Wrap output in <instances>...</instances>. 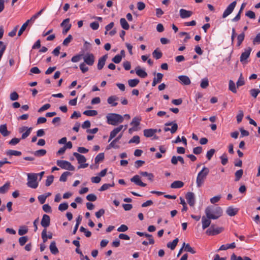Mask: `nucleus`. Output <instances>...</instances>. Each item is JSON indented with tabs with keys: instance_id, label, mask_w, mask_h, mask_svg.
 <instances>
[{
	"instance_id": "f257e3e1",
	"label": "nucleus",
	"mask_w": 260,
	"mask_h": 260,
	"mask_svg": "<svg viewBox=\"0 0 260 260\" xmlns=\"http://www.w3.org/2000/svg\"><path fill=\"white\" fill-rule=\"evenodd\" d=\"M207 218L217 219L222 214V210L220 207L208 206L205 211Z\"/></svg>"
},
{
	"instance_id": "f03ea898",
	"label": "nucleus",
	"mask_w": 260,
	"mask_h": 260,
	"mask_svg": "<svg viewBox=\"0 0 260 260\" xmlns=\"http://www.w3.org/2000/svg\"><path fill=\"white\" fill-rule=\"evenodd\" d=\"M107 122L109 124L116 125L123 121V117L116 113H109L106 116Z\"/></svg>"
},
{
	"instance_id": "7ed1b4c3",
	"label": "nucleus",
	"mask_w": 260,
	"mask_h": 260,
	"mask_svg": "<svg viewBox=\"0 0 260 260\" xmlns=\"http://www.w3.org/2000/svg\"><path fill=\"white\" fill-rule=\"evenodd\" d=\"M209 173V169L204 167L197 175L196 183L198 187H201L204 183L205 180Z\"/></svg>"
},
{
	"instance_id": "20e7f679",
	"label": "nucleus",
	"mask_w": 260,
	"mask_h": 260,
	"mask_svg": "<svg viewBox=\"0 0 260 260\" xmlns=\"http://www.w3.org/2000/svg\"><path fill=\"white\" fill-rule=\"evenodd\" d=\"M37 179V175L36 173H28L27 185L28 187L34 189L37 188L38 186Z\"/></svg>"
},
{
	"instance_id": "39448f33",
	"label": "nucleus",
	"mask_w": 260,
	"mask_h": 260,
	"mask_svg": "<svg viewBox=\"0 0 260 260\" xmlns=\"http://www.w3.org/2000/svg\"><path fill=\"white\" fill-rule=\"evenodd\" d=\"M73 155L76 158L78 162L80 165L78 167V169L85 168L88 167V164H85L86 161L85 157L77 152H74Z\"/></svg>"
},
{
	"instance_id": "423d86ee",
	"label": "nucleus",
	"mask_w": 260,
	"mask_h": 260,
	"mask_svg": "<svg viewBox=\"0 0 260 260\" xmlns=\"http://www.w3.org/2000/svg\"><path fill=\"white\" fill-rule=\"evenodd\" d=\"M56 164L61 169L69 171H74L75 169L69 161L67 160H57Z\"/></svg>"
},
{
	"instance_id": "0eeeda50",
	"label": "nucleus",
	"mask_w": 260,
	"mask_h": 260,
	"mask_svg": "<svg viewBox=\"0 0 260 260\" xmlns=\"http://www.w3.org/2000/svg\"><path fill=\"white\" fill-rule=\"evenodd\" d=\"M84 63L88 66H92L94 62L95 57L92 53H87L83 56Z\"/></svg>"
},
{
	"instance_id": "6e6552de",
	"label": "nucleus",
	"mask_w": 260,
	"mask_h": 260,
	"mask_svg": "<svg viewBox=\"0 0 260 260\" xmlns=\"http://www.w3.org/2000/svg\"><path fill=\"white\" fill-rule=\"evenodd\" d=\"M236 2L234 1L232 3H231L226 8V9L224 10L222 18H225L228 17L230 14H231L233 10H234L236 6Z\"/></svg>"
},
{
	"instance_id": "1a4fd4ad",
	"label": "nucleus",
	"mask_w": 260,
	"mask_h": 260,
	"mask_svg": "<svg viewBox=\"0 0 260 260\" xmlns=\"http://www.w3.org/2000/svg\"><path fill=\"white\" fill-rule=\"evenodd\" d=\"M223 229L221 228H214L212 225L210 228H209L206 232V234L208 235H216L220 233L222 231Z\"/></svg>"
},
{
	"instance_id": "9d476101",
	"label": "nucleus",
	"mask_w": 260,
	"mask_h": 260,
	"mask_svg": "<svg viewBox=\"0 0 260 260\" xmlns=\"http://www.w3.org/2000/svg\"><path fill=\"white\" fill-rule=\"evenodd\" d=\"M69 22L70 19L67 18L64 19L60 24V26L63 27L62 30V34L63 35H66L71 28L72 25L71 24L69 23Z\"/></svg>"
},
{
	"instance_id": "9b49d317",
	"label": "nucleus",
	"mask_w": 260,
	"mask_h": 260,
	"mask_svg": "<svg viewBox=\"0 0 260 260\" xmlns=\"http://www.w3.org/2000/svg\"><path fill=\"white\" fill-rule=\"evenodd\" d=\"M131 181L140 186L145 187L147 185L146 183L141 181V177L138 175H136L131 178Z\"/></svg>"
},
{
	"instance_id": "f8f14e48",
	"label": "nucleus",
	"mask_w": 260,
	"mask_h": 260,
	"mask_svg": "<svg viewBox=\"0 0 260 260\" xmlns=\"http://www.w3.org/2000/svg\"><path fill=\"white\" fill-rule=\"evenodd\" d=\"M122 136V134H120L118 135L116 138H115L107 146V149H110L111 148H113L115 149L119 148V146L116 145V144L119 141V140L121 138Z\"/></svg>"
},
{
	"instance_id": "ddd939ff",
	"label": "nucleus",
	"mask_w": 260,
	"mask_h": 260,
	"mask_svg": "<svg viewBox=\"0 0 260 260\" xmlns=\"http://www.w3.org/2000/svg\"><path fill=\"white\" fill-rule=\"evenodd\" d=\"M41 224L44 229H46L50 224V216L47 214H44L41 221Z\"/></svg>"
},
{
	"instance_id": "4468645a",
	"label": "nucleus",
	"mask_w": 260,
	"mask_h": 260,
	"mask_svg": "<svg viewBox=\"0 0 260 260\" xmlns=\"http://www.w3.org/2000/svg\"><path fill=\"white\" fill-rule=\"evenodd\" d=\"M185 198L187 200V202L190 206H194L195 204V197L193 192H187L185 196Z\"/></svg>"
},
{
	"instance_id": "2eb2a0df",
	"label": "nucleus",
	"mask_w": 260,
	"mask_h": 260,
	"mask_svg": "<svg viewBox=\"0 0 260 260\" xmlns=\"http://www.w3.org/2000/svg\"><path fill=\"white\" fill-rule=\"evenodd\" d=\"M251 50L252 49L249 47L244 49V51L242 53L240 56L241 62H243L249 57Z\"/></svg>"
},
{
	"instance_id": "dca6fc26",
	"label": "nucleus",
	"mask_w": 260,
	"mask_h": 260,
	"mask_svg": "<svg viewBox=\"0 0 260 260\" xmlns=\"http://www.w3.org/2000/svg\"><path fill=\"white\" fill-rule=\"evenodd\" d=\"M123 127V125H120L114 128V129L110 132L108 142H110L114 138H115L117 134L121 131Z\"/></svg>"
},
{
	"instance_id": "f3484780",
	"label": "nucleus",
	"mask_w": 260,
	"mask_h": 260,
	"mask_svg": "<svg viewBox=\"0 0 260 260\" xmlns=\"http://www.w3.org/2000/svg\"><path fill=\"white\" fill-rule=\"evenodd\" d=\"M107 58H108V55L105 54L99 58V61H98V66H97V68H98V70H101L103 68Z\"/></svg>"
},
{
	"instance_id": "a211bd4d",
	"label": "nucleus",
	"mask_w": 260,
	"mask_h": 260,
	"mask_svg": "<svg viewBox=\"0 0 260 260\" xmlns=\"http://www.w3.org/2000/svg\"><path fill=\"white\" fill-rule=\"evenodd\" d=\"M41 237L43 239V242H47V239H51L52 238V234L50 232H48V235H47V229H44L41 233Z\"/></svg>"
},
{
	"instance_id": "6ab92c4d",
	"label": "nucleus",
	"mask_w": 260,
	"mask_h": 260,
	"mask_svg": "<svg viewBox=\"0 0 260 260\" xmlns=\"http://www.w3.org/2000/svg\"><path fill=\"white\" fill-rule=\"evenodd\" d=\"M180 16L181 18L184 19L190 17L192 12L190 11H187L185 9H181L179 11Z\"/></svg>"
},
{
	"instance_id": "aec40b11",
	"label": "nucleus",
	"mask_w": 260,
	"mask_h": 260,
	"mask_svg": "<svg viewBox=\"0 0 260 260\" xmlns=\"http://www.w3.org/2000/svg\"><path fill=\"white\" fill-rule=\"evenodd\" d=\"M178 79L180 81L182 84L184 85H188L190 84L191 81L189 77L185 75H181L178 76Z\"/></svg>"
},
{
	"instance_id": "412c9836",
	"label": "nucleus",
	"mask_w": 260,
	"mask_h": 260,
	"mask_svg": "<svg viewBox=\"0 0 260 260\" xmlns=\"http://www.w3.org/2000/svg\"><path fill=\"white\" fill-rule=\"evenodd\" d=\"M211 219L212 218H208L207 217H205L203 216L202 217V228L203 229H205L209 226L211 224Z\"/></svg>"
},
{
	"instance_id": "4be33fe9",
	"label": "nucleus",
	"mask_w": 260,
	"mask_h": 260,
	"mask_svg": "<svg viewBox=\"0 0 260 260\" xmlns=\"http://www.w3.org/2000/svg\"><path fill=\"white\" fill-rule=\"evenodd\" d=\"M157 129H145L144 130V135L145 137L149 138L154 136V135L157 132Z\"/></svg>"
},
{
	"instance_id": "5701e85b",
	"label": "nucleus",
	"mask_w": 260,
	"mask_h": 260,
	"mask_svg": "<svg viewBox=\"0 0 260 260\" xmlns=\"http://www.w3.org/2000/svg\"><path fill=\"white\" fill-rule=\"evenodd\" d=\"M136 74L141 78H144L147 76V73L145 70L141 69L140 67H137L135 68Z\"/></svg>"
},
{
	"instance_id": "b1692460",
	"label": "nucleus",
	"mask_w": 260,
	"mask_h": 260,
	"mask_svg": "<svg viewBox=\"0 0 260 260\" xmlns=\"http://www.w3.org/2000/svg\"><path fill=\"white\" fill-rule=\"evenodd\" d=\"M141 120L140 118L137 117H135L133 119L130 124L133 125V131H136L138 130L137 127L140 125Z\"/></svg>"
},
{
	"instance_id": "393cba45",
	"label": "nucleus",
	"mask_w": 260,
	"mask_h": 260,
	"mask_svg": "<svg viewBox=\"0 0 260 260\" xmlns=\"http://www.w3.org/2000/svg\"><path fill=\"white\" fill-rule=\"evenodd\" d=\"M0 133L4 137L8 136L10 135V132L8 131L6 124H2L0 125Z\"/></svg>"
},
{
	"instance_id": "a878e982",
	"label": "nucleus",
	"mask_w": 260,
	"mask_h": 260,
	"mask_svg": "<svg viewBox=\"0 0 260 260\" xmlns=\"http://www.w3.org/2000/svg\"><path fill=\"white\" fill-rule=\"evenodd\" d=\"M238 209L233 208V207H229L227 208L226 213L230 216H234L236 215L238 212Z\"/></svg>"
},
{
	"instance_id": "bb28decb",
	"label": "nucleus",
	"mask_w": 260,
	"mask_h": 260,
	"mask_svg": "<svg viewBox=\"0 0 260 260\" xmlns=\"http://www.w3.org/2000/svg\"><path fill=\"white\" fill-rule=\"evenodd\" d=\"M50 252L53 254H56L58 253V249L56 246V243L54 241H52L49 246Z\"/></svg>"
},
{
	"instance_id": "cd10ccee",
	"label": "nucleus",
	"mask_w": 260,
	"mask_h": 260,
	"mask_svg": "<svg viewBox=\"0 0 260 260\" xmlns=\"http://www.w3.org/2000/svg\"><path fill=\"white\" fill-rule=\"evenodd\" d=\"M156 76V78H153V82L152 83V86H155L157 83L160 82L163 77V74L160 73H158Z\"/></svg>"
},
{
	"instance_id": "c85d7f7f",
	"label": "nucleus",
	"mask_w": 260,
	"mask_h": 260,
	"mask_svg": "<svg viewBox=\"0 0 260 260\" xmlns=\"http://www.w3.org/2000/svg\"><path fill=\"white\" fill-rule=\"evenodd\" d=\"M184 183L181 181H175L171 184L172 188H180L183 187Z\"/></svg>"
},
{
	"instance_id": "c756f323",
	"label": "nucleus",
	"mask_w": 260,
	"mask_h": 260,
	"mask_svg": "<svg viewBox=\"0 0 260 260\" xmlns=\"http://www.w3.org/2000/svg\"><path fill=\"white\" fill-rule=\"evenodd\" d=\"M118 98L116 96H111L107 99V102L109 104L111 105L112 106L115 107L117 105V103L115 102L117 101Z\"/></svg>"
},
{
	"instance_id": "7c9ffc66",
	"label": "nucleus",
	"mask_w": 260,
	"mask_h": 260,
	"mask_svg": "<svg viewBox=\"0 0 260 260\" xmlns=\"http://www.w3.org/2000/svg\"><path fill=\"white\" fill-rule=\"evenodd\" d=\"M140 174L144 177H147L148 179L150 181H153L154 179V176L152 173H148L147 172H140Z\"/></svg>"
},
{
	"instance_id": "2f4dec72",
	"label": "nucleus",
	"mask_w": 260,
	"mask_h": 260,
	"mask_svg": "<svg viewBox=\"0 0 260 260\" xmlns=\"http://www.w3.org/2000/svg\"><path fill=\"white\" fill-rule=\"evenodd\" d=\"M77 240H74L73 241V244L77 247V248H76V250H75L76 252L77 253L79 254L80 255H82V252L79 249L80 245V242L78 241V240H79L80 238V237H77Z\"/></svg>"
},
{
	"instance_id": "473e14b6",
	"label": "nucleus",
	"mask_w": 260,
	"mask_h": 260,
	"mask_svg": "<svg viewBox=\"0 0 260 260\" xmlns=\"http://www.w3.org/2000/svg\"><path fill=\"white\" fill-rule=\"evenodd\" d=\"M178 129V125L176 123H174L172 126L171 128L169 127H165L164 131L165 132L170 131L171 134L175 133Z\"/></svg>"
},
{
	"instance_id": "72a5a7b5",
	"label": "nucleus",
	"mask_w": 260,
	"mask_h": 260,
	"mask_svg": "<svg viewBox=\"0 0 260 260\" xmlns=\"http://www.w3.org/2000/svg\"><path fill=\"white\" fill-rule=\"evenodd\" d=\"M120 23L121 27L125 30H128L129 28V25L125 18H122L120 19Z\"/></svg>"
},
{
	"instance_id": "f704fd0d",
	"label": "nucleus",
	"mask_w": 260,
	"mask_h": 260,
	"mask_svg": "<svg viewBox=\"0 0 260 260\" xmlns=\"http://www.w3.org/2000/svg\"><path fill=\"white\" fill-rule=\"evenodd\" d=\"M178 242V239L176 238L172 242H168L167 244V246L170 248L171 250H174Z\"/></svg>"
},
{
	"instance_id": "c9c22d12",
	"label": "nucleus",
	"mask_w": 260,
	"mask_h": 260,
	"mask_svg": "<svg viewBox=\"0 0 260 260\" xmlns=\"http://www.w3.org/2000/svg\"><path fill=\"white\" fill-rule=\"evenodd\" d=\"M229 89L234 93H236L237 92V89L236 87V85H235V83L232 80H230L229 81Z\"/></svg>"
},
{
	"instance_id": "e433bc0d",
	"label": "nucleus",
	"mask_w": 260,
	"mask_h": 260,
	"mask_svg": "<svg viewBox=\"0 0 260 260\" xmlns=\"http://www.w3.org/2000/svg\"><path fill=\"white\" fill-rule=\"evenodd\" d=\"M6 154L7 155L9 156H20L21 155V152L17 151V150H9L6 151Z\"/></svg>"
},
{
	"instance_id": "4c0bfd02",
	"label": "nucleus",
	"mask_w": 260,
	"mask_h": 260,
	"mask_svg": "<svg viewBox=\"0 0 260 260\" xmlns=\"http://www.w3.org/2000/svg\"><path fill=\"white\" fill-rule=\"evenodd\" d=\"M245 34L244 32L241 33L237 36V46H240L244 40Z\"/></svg>"
},
{
	"instance_id": "58836bf2",
	"label": "nucleus",
	"mask_w": 260,
	"mask_h": 260,
	"mask_svg": "<svg viewBox=\"0 0 260 260\" xmlns=\"http://www.w3.org/2000/svg\"><path fill=\"white\" fill-rule=\"evenodd\" d=\"M140 81L138 79H129L128 80V85L131 87H136L139 83Z\"/></svg>"
},
{
	"instance_id": "ea45409f",
	"label": "nucleus",
	"mask_w": 260,
	"mask_h": 260,
	"mask_svg": "<svg viewBox=\"0 0 260 260\" xmlns=\"http://www.w3.org/2000/svg\"><path fill=\"white\" fill-rule=\"evenodd\" d=\"M72 174L70 172H64L63 173L59 178V181L61 182H65L67 180V177L71 176Z\"/></svg>"
},
{
	"instance_id": "a19ab883",
	"label": "nucleus",
	"mask_w": 260,
	"mask_h": 260,
	"mask_svg": "<svg viewBox=\"0 0 260 260\" xmlns=\"http://www.w3.org/2000/svg\"><path fill=\"white\" fill-rule=\"evenodd\" d=\"M46 150L45 149H40L32 152V153L38 157L42 156L46 154Z\"/></svg>"
},
{
	"instance_id": "79ce46f5",
	"label": "nucleus",
	"mask_w": 260,
	"mask_h": 260,
	"mask_svg": "<svg viewBox=\"0 0 260 260\" xmlns=\"http://www.w3.org/2000/svg\"><path fill=\"white\" fill-rule=\"evenodd\" d=\"M83 114L88 116H94L98 114V112L94 110H89L84 111Z\"/></svg>"
},
{
	"instance_id": "37998d69",
	"label": "nucleus",
	"mask_w": 260,
	"mask_h": 260,
	"mask_svg": "<svg viewBox=\"0 0 260 260\" xmlns=\"http://www.w3.org/2000/svg\"><path fill=\"white\" fill-rule=\"evenodd\" d=\"M28 24H29V20H27L22 25V26L21 27L20 29H19V30L18 31V36H20L22 34L23 32L26 29V27L28 25Z\"/></svg>"
},
{
	"instance_id": "c03bdc74",
	"label": "nucleus",
	"mask_w": 260,
	"mask_h": 260,
	"mask_svg": "<svg viewBox=\"0 0 260 260\" xmlns=\"http://www.w3.org/2000/svg\"><path fill=\"white\" fill-rule=\"evenodd\" d=\"M104 159V153H100L95 157V159H94L95 163L96 164H97L99 162L103 161Z\"/></svg>"
},
{
	"instance_id": "a18cd8bd",
	"label": "nucleus",
	"mask_w": 260,
	"mask_h": 260,
	"mask_svg": "<svg viewBox=\"0 0 260 260\" xmlns=\"http://www.w3.org/2000/svg\"><path fill=\"white\" fill-rule=\"evenodd\" d=\"M243 174V170L240 169V170L237 171L235 173V181H239L240 179V178L242 177Z\"/></svg>"
},
{
	"instance_id": "49530a36",
	"label": "nucleus",
	"mask_w": 260,
	"mask_h": 260,
	"mask_svg": "<svg viewBox=\"0 0 260 260\" xmlns=\"http://www.w3.org/2000/svg\"><path fill=\"white\" fill-rule=\"evenodd\" d=\"M209 86V81L208 78H205L201 80L200 86L203 89L206 88Z\"/></svg>"
},
{
	"instance_id": "de8ad7c7",
	"label": "nucleus",
	"mask_w": 260,
	"mask_h": 260,
	"mask_svg": "<svg viewBox=\"0 0 260 260\" xmlns=\"http://www.w3.org/2000/svg\"><path fill=\"white\" fill-rule=\"evenodd\" d=\"M152 55L153 57L156 59H158L162 57V54L160 51H158V49H156L152 52Z\"/></svg>"
},
{
	"instance_id": "09e8293b",
	"label": "nucleus",
	"mask_w": 260,
	"mask_h": 260,
	"mask_svg": "<svg viewBox=\"0 0 260 260\" xmlns=\"http://www.w3.org/2000/svg\"><path fill=\"white\" fill-rule=\"evenodd\" d=\"M114 185V183L113 182L112 184L105 183L99 189V191H103L108 189L110 187H113Z\"/></svg>"
},
{
	"instance_id": "8fccbe9b",
	"label": "nucleus",
	"mask_w": 260,
	"mask_h": 260,
	"mask_svg": "<svg viewBox=\"0 0 260 260\" xmlns=\"http://www.w3.org/2000/svg\"><path fill=\"white\" fill-rule=\"evenodd\" d=\"M28 232V229L25 226H21L18 230V234L20 236H22L26 234Z\"/></svg>"
},
{
	"instance_id": "3c124183",
	"label": "nucleus",
	"mask_w": 260,
	"mask_h": 260,
	"mask_svg": "<svg viewBox=\"0 0 260 260\" xmlns=\"http://www.w3.org/2000/svg\"><path fill=\"white\" fill-rule=\"evenodd\" d=\"M183 246H185L184 248L185 251L189 252L192 254H194L196 252V251L190 246L189 244H185V243H184Z\"/></svg>"
},
{
	"instance_id": "603ef678",
	"label": "nucleus",
	"mask_w": 260,
	"mask_h": 260,
	"mask_svg": "<svg viewBox=\"0 0 260 260\" xmlns=\"http://www.w3.org/2000/svg\"><path fill=\"white\" fill-rule=\"evenodd\" d=\"M250 95L254 98H256L260 93V90L258 89H251L249 91Z\"/></svg>"
},
{
	"instance_id": "864d4df0",
	"label": "nucleus",
	"mask_w": 260,
	"mask_h": 260,
	"mask_svg": "<svg viewBox=\"0 0 260 260\" xmlns=\"http://www.w3.org/2000/svg\"><path fill=\"white\" fill-rule=\"evenodd\" d=\"M244 84H245V81H244V78L242 76V74H241L240 76L236 83V85H237V87H239L241 86Z\"/></svg>"
},
{
	"instance_id": "5fc2aeb1",
	"label": "nucleus",
	"mask_w": 260,
	"mask_h": 260,
	"mask_svg": "<svg viewBox=\"0 0 260 260\" xmlns=\"http://www.w3.org/2000/svg\"><path fill=\"white\" fill-rule=\"evenodd\" d=\"M73 40V37L71 35H69L63 41L62 45L65 46H68L69 43Z\"/></svg>"
},
{
	"instance_id": "6e6d98bb",
	"label": "nucleus",
	"mask_w": 260,
	"mask_h": 260,
	"mask_svg": "<svg viewBox=\"0 0 260 260\" xmlns=\"http://www.w3.org/2000/svg\"><path fill=\"white\" fill-rule=\"evenodd\" d=\"M215 152V150L214 149H211L207 151L206 154V157L208 160H210L211 159Z\"/></svg>"
},
{
	"instance_id": "4d7b16f0",
	"label": "nucleus",
	"mask_w": 260,
	"mask_h": 260,
	"mask_svg": "<svg viewBox=\"0 0 260 260\" xmlns=\"http://www.w3.org/2000/svg\"><path fill=\"white\" fill-rule=\"evenodd\" d=\"M83 54H77L72 57L71 61H72L73 62H77L80 60Z\"/></svg>"
},
{
	"instance_id": "13d9d810",
	"label": "nucleus",
	"mask_w": 260,
	"mask_h": 260,
	"mask_svg": "<svg viewBox=\"0 0 260 260\" xmlns=\"http://www.w3.org/2000/svg\"><path fill=\"white\" fill-rule=\"evenodd\" d=\"M28 238L27 236L21 237L19 239V243L21 246H23L28 241Z\"/></svg>"
},
{
	"instance_id": "bf43d9fd",
	"label": "nucleus",
	"mask_w": 260,
	"mask_h": 260,
	"mask_svg": "<svg viewBox=\"0 0 260 260\" xmlns=\"http://www.w3.org/2000/svg\"><path fill=\"white\" fill-rule=\"evenodd\" d=\"M53 180L54 176L53 175L48 176L46 180L45 185L46 186H49L52 183Z\"/></svg>"
},
{
	"instance_id": "052dcab7",
	"label": "nucleus",
	"mask_w": 260,
	"mask_h": 260,
	"mask_svg": "<svg viewBox=\"0 0 260 260\" xmlns=\"http://www.w3.org/2000/svg\"><path fill=\"white\" fill-rule=\"evenodd\" d=\"M69 205L67 203L60 204L58 206V210L60 211H63L68 209Z\"/></svg>"
},
{
	"instance_id": "680f3d73",
	"label": "nucleus",
	"mask_w": 260,
	"mask_h": 260,
	"mask_svg": "<svg viewBox=\"0 0 260 260\" xmlns=\"http://www.w3.org/2000/svg\"><path fill=\"white\" fill-rule=\"evenodd\" d=\"M9 187V183H7L0 187V193H5L7 192Z\"/></svg>"
},
{
	"instance_id": "e2e57ef3",
	"label": "nucleus",
	"mask_w": 260,
	"mask_h": 260,
	"mask_svg": "<svg viewBox=\"0 0 260 260\" xmlns=\"http://www.w3.org/2000/svg\"><path fill=\"white\" fill-rule=\"evenodd\" d=\"M221 159V162L222 165H225L228 162V158L227 156V154L224 153L220 157Z\"/></svg>"
},
{
	"instance_id": "0e129e2a",
	"label": "nucleus",
	"mask_w": 260,
	"mask_h": 260,
	"mask_svg": "<svg viewBox=\"0 0 260 260\" xmlns=\"http://www.w3.org/2000/svg\"><path fill=\"white\" fill-rule=\"evenodd\" d=\"M80 231L81 232L84 233L86 237H90L91 235V232L87 231L85 228L83 226H81L80 228Z\"/></svg>"
},
{
	"instance_id": "69168bd1",
	"label": "nucleus",
	"mask_w": 260,
	"mask_h": 260,
	"mask_svg": "<svg viewBox=\"0 0 260 260\" xmlns=\"http://www.w3.org/2000/svg\"><path fill=\"white\" fill-rule=\"evenodd\" d=\"M129 143L139 144L140 143V137L138 136H134L128 142Z\"/></svg>"
},
{
	"instance_id": "338daca9",
	"label": "nucleus",
	"mask_w": 260,
	"mask_h": 260,
	"mask_svg": "<svg viewBox=\"0 0 260 260\" xmlns=\"http://www.w3.org/2000/svg\"><path fill=\"white\" fill-rule=\"evenodd\" d=\"M121 55H120L119 54H117L112 58V60L115 63H119L121 62Z\"/></svg>"
},
{
	"instance_id": "774afa93",
	"label": "nucleus",
	"mask_w": 260,
	"mask_h": 260,
	"mask_svg": "<svg viewBox=\"0 0 260 260\" xmlns=\"http://www.w3.org/2000/svg\"><path fill=\"white\" fill-rule=\"evenodd\" d=\"M96 196L92 193L89 194L86 196V199L90 202H94L96 200Z\"/></svg>"
}]
</instances>
